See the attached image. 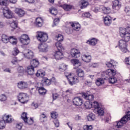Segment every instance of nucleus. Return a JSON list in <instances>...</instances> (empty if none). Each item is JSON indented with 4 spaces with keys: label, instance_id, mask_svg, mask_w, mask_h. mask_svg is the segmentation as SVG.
Here are the masks:
<instances>
[{
    "label": "nucleus",
    "instance_id": "obj_38",
    "mask_svg": "<svg viewBox=\"0 0 130 130\" xmlns=\"http://www.w3.org/2000/svg\"><path fill=\"white\" fill-rule=\"evenodd\" d=\"M71 62L74 64V66H77L78 64L79 67H81V62L77 59H73L71 60Z\"/></svg>",
    "mask_w": 130,
    "mask_h": 130
},
{
    "label": "nucleus",
    "instance_id": "obj_57",
    "mask_svg": "<svg viewBox=\"0 0 130 130\" xmlns=\"http://www.w3.org/2000/svg\"><path fill=\"white\" fill-rule=\"evenodd\" d=\"M23 126V124L22 123H17L16 124V128L19 130L22 129V127Z\"/></svg>",
    "mask_w": 130,
    "mask_h": 130
},
{
    "label": "nucleus",
    "instance_id": "obj_15",
    "mask_svg": "<svg viewBox=\"0 0 130 130\" xmlns=\"http://www.w3.org/2000/svg\"><path fill=\"white\" fill-rule=\"evenodd\" d=\"M55 78H53L51 79H49L47 78H45L42 80V83L43 85H45L46 86H49V85L51 84V82H54Z\"/></svg>",
    "mask_w": 130,
    "mask_h": 130
},
{
    "label": "nucleus",
    "instance_id": "obj_44",
    "mask_svg": "<svg viewBox=\"0 0 130 130\" xmlns=\"http://www.w3.org/2000/svg\"><path fill=\"white\" fill-rule=\"evenodd\" d=\"M91 104L92 105V107L94 108L95 110H96V109H99V107H100L99 106V104L98 103V102L95 101Z\"/></svg>",
    "mask_w": 130,
    "mask_h": 130
},
{
    "label": "nucleus",
    "instance_id": "obj_62",
    "mask_svg": "<svg viewBox=\"0 0 130 130\" xmlns=\"http://www.w3.org/2000/svg\"><path fill=\"white\" fill-rule=\"evenodd\" d=\"M100 11V7H95L94 9L93 10V12L95 13H98Z\"/></svg>",
    "mask_w": 130,
    "mask_h": 130
},
{
    "label": "nucleus",
    "instance_id": "obj_18",
    "mask_svg": "<svg viewBox=\"0 0 130 130\" xmlns=\"http://www.w3.org/2000/svg\"><path fill=\"white\" fill-rule=\"evenodd\" d=\"M3 119L6 123H11V122H13L14 121V119H13L12 116L9 115H4L3 117Z\"/></svg>",
    "mask_w": 130,
    "mask_h": 130
},
{
    "label": "nucleus",
    "instance_id": "obj_11",
    "mask_svg": "<svg viewBox=\"0 0 130 130\" xmlns=\"http://www.w3.org/2000/svg\"><path fill=\"white\" fill-rule=\"evenodd\" d=\"M71 55L72 57H75V58H78L80 57V51L77 49H72L70 52Z\"/></svg>",
    "mask_w": 130,
    "mask_h": 130
},
{
    "label": "nucleus",
    "instance_id": "obj_5",
    "mask_svg": "<svg viewBox=\"0 0 130 130\" xmlns=\"http://www.w3.org/2000/svg\"><path fill=\"white\" fill-rule=\"evenodd\" d=\"M128 41H126V40H120L118 42V46L119 48L120 49L122 52H124L125 53L127 52V42Z\"/></svg>",
    "mask_w": 130,
    "mask_h": 130
},
{
    "label": "nucleus",
    "instance_id": "obj_40",
    "mask_svg": "<svg viewBox=\"0 0 130 130\" xmlns=\"http://www.w3.org/2000/svg\"><path fill=\"white\" fill-rule=\"evenodd\" d=\"M103 11L104 14H105L106 15H108V14H110L111 10H110V8H109L103 7Z\"/></svg>",
    "mask_w": 130,
    "mask_h": 130
},
{
    "label": "nucleus",
    "instance_id": "obj_20",
    "mask_svg": "<svg viewBox=\"0 0 130 130\" xmlns=\"http://www.w3.org/2000/svg\"><path fill=\"white\" fill-rule=\"evenodd\" d=\"M104 22L106 26H110L112 22L111 17L108 15L106 16L105 17H104Z\"/></svg>",
    "mask_w": 130,
    "mask_h": 130
},
{
    "label": "nucleus",
    "instance_id": "obj_59",
    "mask_svg": "<svg viewBox=\"0 0 130 130\" xmlns=\"http://www.w3.org/2000/svg\"><path fill=\"white\" fill-rule=\"evenodd\" d=\"M124 12H126V14H130V8L128 6H126L125 8Z\"/></svg>",
    "mask_w": 130,
    "mask_h": 130
},
{
    "label": "nucleus",
    "instance_id": "obj_19",
    "mask_svg": "<svg viewBox=\"0 0 130 130\" xmlns=\"http://www.w3.org/2000/svg\"><path fill=\"white\" fill-rule=\"evenodd\" d=\"M15 13H16L20 18H22L25 16V11L22 10L20 8H16L15 10Z\"/></svg>",
    "mask_w": 130,
    "mask_h": 130
},
{
    "label": "nucleus",
    "instance_id": "obj_1",
    "mask_svg": "<svg viewBox=\"0 0 130 130\" xmlns=\"http://www.w3.org/2000/svg\"><path fill=\"white\" fill-rule=\"evenodd\" d=\"M115 75H116V72L111 69H109L102 73V77L109 79V82L110 84H115L117 82L116 78L114 77Z\"/></svg>",
    "mask_w": 130,
    "mask_h": 130
},
{
    "label": "nucleus",
    "instance_id": "obj_48",
    "mask_svg": "<svg viewBox=\"0 0 130 130\" xmlns=\"http://www.w3.org/2000/svg\"><path fill=\"white\" fill-rule=\"evenodd\" d=\"M10 26L13 30H15L18 27V24L15 21H14L10 24Z\"/></svg>",
    "mask_w": 130,
    "mask_h": 130
},
{
    "label": "nucleus",
    "instance_id": "obj_33",
    "mask_svg": "<svg viewBox=\"0 0 130 130\" xmlns=\"http://www.w3.org/2000/svg\"><path fill=\"white\" fill-rule=\"evenodd\" d=\"M86 43L89 45H96V44H97V40L96 39H92L90 40L87 41Z\"/></svg>",
    "mask_w": 130,
    "mask_h": 130
},
{
    "label": "nucleus",
    "instance_id": "obj_51",
    "mask_svg": "<svg viewBox=\"0 0 130 130\" xmlns=\"http://www.w3.org/2000/svg\"><path fill=\"white\" fill-rule=\"evenodd\" d=\"M17 72L19 73V74H24L25 70H24V68L22 67H19L17 69Z\"/></svg>",
    "mask_w": 130,
    "mask_h": 130
},
{
    "label": "nucleus",
    "instance_id": "obj_55",
    "mask_svg": "<svg viewBox=\"0 0 130 130\" xmlns=\"http://www.w3.org/2000/svg\"><path fill=\"white\" fill-rule=\"evenodd\" d=\"M7 100V96L5 94H2L0 95V101H6Z\"/></svg>",
    "mask_w": 130,
    "mask_h": 130
},
{
    "label": "nucleus",
    "instance_id": "obj_3",
    "mask_svg": "<svg viewBox=\"0 0 130 130\" xmlns=\"http://www.w3.org/2000/svg\"><path fill=\"white\" fill-rule=\"evenodd\" d=\"M130 28L127 27L126 28L121 27L120 28L119 34L121 37L124 38L126 41H129L130 40Z\"/></svg>",
    "mask_w": 130,
    "mask_h": 130
},
{
    "label": "nucleus",
    "instance_id": "obj_22",
    "mask_svg": "<svg viewBox=\"0 0 130 130\" xmlns=\"http://www.w3.org/2000/svg\"><path fill=\"white\" fill-rule=\"evenodd\" d=\"M43 23V20L40 17H38L37 18H36V21L35 22V24L36 27H42Z\"/></svg>",
    "mask_w": 130,
    "mask_h": 130
},
{
    "label": "nucleus",
    "instance_id": "obj_50",
    "mask_svg": "<svg viewBox=\"0 0 130 130\" xmlns=\"http://www.w3.org/2000/svg\"><path fill=\"white\" fill-rule=\"evenodd\" d=\"M19 49L17 48H14L13 51H12V54L14 56L18 55L19 54Z\"/></svg>",
    "mask_w": 130,
    "mask_h": 130
},
{
    "label": "nucleus",
    "instance_id": "obj_39",
    "mask_svg": "<svg viewBox=\"0 0 130 130\" xmlns=\"http://www.w3.org/2000/svg\"><path fill=\"white\" fill-rule=\"evenodd\" d=\"M38 91L40 95H45L46 94V89L43 87H39Z\"/></svg>",
    "mask_w": 130,
    "mask_h": 130
},
{
    "label": "nucleus",
    "instance_id": "obj_27",
    "mask_svg": "<svg viewBox=\"0 0 130 130\" xmlns=\"http://www.w3.org/2000/svg\"><path fill=\"white\" fill-rule=\"evenodd\" d=\"M71 25L75 31H79L81 29V25L79 23H72Z\"/></svg>",
    "mask_w": 130,
    "mask_h": 130
},
{
    "label": "nucleus",
    "instance_id": "obj_28",
    "mask_svg": "<svg viewBox=\"0 0 130 130\" xmlns=\"http://www.w3.org/2000/svg\"><path fill=\"white\" fill-rule=\"evenodd\" d=\"M39 66V61L37 59H32L30 61V66L33 68H37Z\"/></svg>",
    "mask_w": 130,
    "mask_h": 130
},
{
    "label": "nucleus",
    "instance_id": "obj_23",
    "mask_svg": "<svg viewBox=\"0 0 130 130\" xmlns=\"http://www.w3.org/2000/svg\"><path fill=\"white\" fill-rule=\"evenodd\" d=\"M26 73H27L28 75H29L30 76H32V75H34V73H35L34 67L31 66V65L28 66L27 67Z\"/></svg>",
    "mask_w": 130,
    "mask_h": 130
},
{
    "label": "nucleus",
    "instance_id": "obj_63",
    "mask_svg": "<svg viewBox=\"0 0 130 130\" xmlns=\"http://www.w3.org/2000/svg\"><path fill=\"white\" fill-rule=\"evenodd\" d=\"M53 100H56L58 97V95L56 93H53L52 94Z\"/></svg>",
    "mask_w": 130,
    "mask_h": 130
},
{
    "label": "nucleus",
    "instance_id": "obj_12",
    "mask_svg": "<svg viewBox=\"0 0 130 130\" xmlns=\"http://www.w3.org/2000/svg\"><path fill=\"white\" fill-rule=\"evenodd\" d=\"M73 103L76 106H81L83 104V100L80 97H76L73 99Z\"/></svg>",
    "mask_w": 130,
    "mask_h": 130
},
{
    "label": "nucleus",
    "instance_id": "obj_16",
    "mask_svg": "<svg viewBox=\"0 0 130 130\" xmlns=\"http://www.w3.org/2000/svg\"><path fill=\"white\" fill-rule=\"evenodd\" d=\"M17 86L19 89L22 90L28 88V83L24 81H20L17 83Z\"/></svg>",
    "mask_w": 130,
    "mask_h": 130
},
{
    "label": "nucleus",
    "instance_id": "obj_61",
    "mask_svg": "<svg viewBox=\"0 0 130 130\" xmlns=\"http://www.w3.org/2000/svg\"><path fill=\"white\" fill-rule=\"evenodd\" d=\"M106 65L108 68H112V63H111V61L110 62H106Z\"/></svg>",
    "mask_w": 130,
    "mask_h": 130
},
{
    "label": "nucleus",
    "instance_id": "obj_58",
    "mask_svg": "<svg viewBox=\"0 0 130 130\" xmlns=\"http://www.w3.org/2000/svg\"><path fill=\"white\" fill-rule=\"evenodd\" d=\"M54 123L56 127H58V126H59V122L58 121V120L55 119L54 120Z\"/></svg>",
    "mask_w": 130,
    "mask_h": 130
},
{
    "label": "nucleus",
    "instance_id": "obj_24",
    "mask_svg": "<svg viewBox=\"0 0 130 130\" xmlns=\"http://www.w3.org/2000/svg\"><path fill=\"white\" fill-rule=\"evenodd\" d=\"M23 55L26 58H33V56H34V54L33 53V51L28 50L27 51V53H24Z\"/></svg>",
    "mask_w": 130,
    "mask_h": 130
},
{
    "label": "nucleus",
    "instance_id": "obj_21",
    "mask_svg": "<svg viewBox=\"0 0 130 130\" xmlns=\"http://www.w3.org/2000/svg\"><path fill=\"white\" fill-rule=\"evenodd\" d=\"M82 97L86 100L92 101L94 99V95L92 94H89L88 93L84 92L82 94Z\"/></svg>",
    "mask_w": 130,
    "mask_h": 130
},
{
    "label": "nucleus",
    "instance_id": "obj_56",
    "mask_svg": "<svg viewBox=\"0 0 130 130\" xmlns=\"http://www.w3.org/2000/svg\"><path fill=\"white\" fill-rule=\"evenodd\" d=\"M82 16L83 17L90 18V17L91 16V14H90V13L89 12H86L84 14H83Z\"/></svg>",
    "mask_w": 130,
    "mask_h": 130
},
{
    "label": "nucleus",
    "instance_id": "obj_45",
    "mask_svg": "<svg viewBox=\"0 0 130 130\" xmlns=\"http://www.w3.org/2000/svg\"><path fill=\"white\" fill-rule=\"evenodd\" d=\"M57 41V42H59L60 43V41H63V36L61 35H58V36H56Z\"/></svg>",
    "mask_w": 130,
    "mask_h": 130
},
{
    "label": "nucleus",
    "instance_id": "obj_47",
    "mask_svg": "<svg viewBox=\"0 0 130 130\" xmlns=\"http://www.w3.org/2000/svg\"><path fill=\"white\" fill-rule=\"evenodd\" d=\"M83 130H92L93 129V127L92 125H85L83 127Z\"/></svg>",
    "mask_w": 130,
    "mask_h": 130
},
{
    "label": "nucleus",
    "instance_id": "obj_2",
    "mask_svg": "<svg viewBox=\"0 0 130 130\" xmlns=\"http://www.w3.org/2000/svg\"><path fill=\"white\" fill-rule=\"evenodd\" d=\"M55 45L58 49V51H56L54 54L55 58L56 59H61L63 57V54H62L61 51H63L64 49L62 47L61 43L59 42H57Z\"/></svg>",
    "mask_w": 130,
    "mask_h": 130
},
{
    "label": "nucleus",
    "instance_id": "obj_26",
    "mask_svg": "<svg viewBox=\"0 0 130 130\" xmlns=\"http://www.w3.org/2000/svg\"><path fill=\"white\" fill-rule=\"evenodd\" d=\"M1 40L3 43H8L10 42V37L6 35H3L1 37Z\"/></svg>",
    "mask_w": 130,
    "mask_h": 130
},
{
    "label": "nucleus",
    "instance_id": "obj_29",
    "mask_svg": "<svg viewBox=\"0 0 130 130\" xmlns=\"http://www.w3.org/2000/svg\"><path fill=\"white\" fill-rule=\"evenodd\" d=\"M40 120L41 122H44L47 120V115L44 113H42L40 115Z\"/></svg>",
    "mask_w": 130,
    "mask_h": 130
},
{
    "label": "nucleus",
    "instance_id": "obj_8",
    "mask_svg": "<svg viewBox=\"0 0 130 130\" xmlns=\"http://www.w3.org/2000/svg\"><path fill=\"white\" fill-rule=\"evenodd\" d=\"M20 41L23 45H28L30 43V38L27 35H23L20 38Z\"/></svg>",
    "mask_w": 130,
    "mask_h": 130
},
{
    "label": "nucleus",
    "instance_id": "obj_34",
    "mask_svg": "<svg viewBox=\"0 0 130 130\" xmlns=\"http://www.w3.org/2000/svg\"><path fill=\"white\" fill-rule=\"evenodd\" d=\"M83 57H84V58L82 59V60H84L85 62H90L91 61V59H92L91 55H84Z\"/></svg>",
    "mask_w": 130,
    "mask_h": 130
},
{
    "label": "nucleus",
    "instance_id": "obj_7",
    "mask_svg": "<svg viewBox=\"0 0 130 130\" xmlns=\"http://www.w3.org/2000/svg\"><path fill=\"white\" fill-rule=\"evenodd\" d=\"M18 98L19 101L23 104H25V103L29 101V96L27 94L24 93H20L18 96Z\"/></svg>",
    "mask_w": 130,
    "mask_h": 130
},
{
    "label": "nucleus",
    "instance_id": "obj_4",
    "mask_svg": "<svg viewBox=\"0 0 130 130\" xmlns=\"http://www.w3.org/2000/svg\"><path fill=\"white\" fill-rule=\"evenodd\" d=\"M128 120H130V112L128 111L126 115L124 116L120 121L117 122L116 126L118 128H120L122 126H123L124 124H125Z\"/></svg>",
    "mask_w": 130,
    "mask_h": 130
},
{
    "label": "nucleus",
    "instance_id": "obj_6",
    "mask_svg": "<svg viewBox=\"0 0 130 130\" xmlns=\"http://www.w3.org/2000/svg\"><path fill=\"white\" fill-rule=\"evenodd\" d=\"M37 38L41 42H45L48 39V35L45 32L38 31L37 35Z\"/></svg>",
    "mask_w": 130,
    "mask_h": 130
},
{
    "label": "nucleus",
    "instance_id": "obj_53",
    "mask_svg": "<svg viewBox=\"0 0 130 130\" xmlns=\"http://www.w3.org/2000/svg\"><path fill=\"white\" fill-rule=\"evenodd\" d=\"M8 5V0H0V6H7Z\"/></svg>",
    "mask_w": 130,
    "mask_h": 130
},
{
    "label": "nucleus",
    "instance_id": "obj_31",
    "mask_svg": "<svg viewBox=\"0 0 130 130\" xmlns=\"http://www.w3.org/2000/svg\"><path fill=\"white\" fill-rule=\"evenodd\" d=\"M9 42L13 45H16L18 41L17 38L15 37L10 36L9 39Z\"/></svg>",
    "mask_w": 130,
    "mask_h": 130
},
{
    "label": "nucleus",
    "instance_id": "obj_52",
    "mask_svg": "<svg viewBox=\"0 0 130 130\" xmlns=\"http://www.w3.org/2000/svg\"><path fill=\"white\" fill-rule=\"evenodd\" d=\"M89 68H98L99 65L97 63H90L88 65Z\"/></svg>",
    "mask_w": 130,
    "mask_h": 130
},
{
    "label": "nucleus",
    "instance_id": "obj_41",
    "mask_svg": "<svg viewBox=\"0 0 130 130\" xmlns=\"http://www.w3.org/2000/svg\"><path fill=\"white\" fill-rule=\"evenodd\" d=\"M36 75L37 77H41V78H43L44 76H45V73L41 70H38Z\"/></svg>",
    "mask_w": 130,
    "mask_h": 130
},
{
    "label": "nucleus",
    "instance_id": "obj_17",
    "mask_svg": "<svg viewBox=\"0 0 130 130\" xmlns=\"http://www.w3.org/2000/svg\"><path fill=\"white\" fill-rule=\"evenodd\" d=\"M48 46L45 43L41 44L39 45L38 48L41 52H46L48 50Z\"/></svg>",
    "mask_w": 130,
    "mask_h": 130
},
{
    "label": "nucleus",
    "instance_id": "obj_32",
    "mask_svg": "<svg viewBox=\"0 0 130 130\" xmlns=\"http://www.w3.org/2000/svg\"><path fill=\"white\" fill-rule=\"evenodd\" d=\"M60 7L62 8L64 11H70V10H72V8H73V6L68 4L61 5Z\"/></svg>",
    "mask_w": 130,
    "mask_h": 130
},
{
    "label": "nucleus",
    "instance_id": "obj_37",
    "mask_svg": "<svg viewBox=\"0 0 130 130\" xmlns=\"http://www.w3.org/2000/svg\"><path fill=\"white\" fill-rule=\"evenodd\" d=\"M76 72L78 77H80V78L84 77V71L82 70L81 69H77Z\"/></svg>",
    "mask_w": 130,
    "mask_h": 130
},
{
    "label": "nucleus",
    "instance_id": "obj_64",
    "mask_svg": "<svg viewBox=\"0 0 130 130\" xmlns=\"http://www.w3.org/2000/svg\"><path fill=\"white\" fill-rule=\"evenodd\" d=\"M125 60V62L127 64L130 65V57L126 58Z\"/></svg>",
    "mask_w": 130,
    "mask_h": 130
},
{
    "label": "nucleus",
    "instance_id": "obj_54",
    "mask_svg": "<svg viewBox=\"0 0 130 130\" xmlns=\"http://www.w3.org/2000/svg\"><path fill=\"white\" fill-rule=\"evenodd\" d=\"M51 117L52 118H53L54 119H56V118H57L58 116V114L57 113L55 112H52V113H51Z\"/></svg>",
    "mask_w": 130,
    "mask_h": 130
},
{
    "label": "nucleus",
    "instance_id": "obj_35",
    "mask_svg": "<svg viewBox=\"0 0 130 130\" xmlns=\"http://www.w3.org/2000/svg\"><path fill=\"white\" fill-rule=\"evenodd\" d=\"M87 118L88 121H93V120H95V115L90 113L87 116Z\"/></svg>",
    "mask_w": 130,
    "mask_h": 130
},
{
    "label": "nucleus",
    "instance_id": "obj_10",
    "mask_svg": "<svg viewBox=\"0 0 130 130\" xmlns=\"http://www.w3.org/2000/svg\"><path fill=\"white\" fill-rule=\"evenodd\" d=\"M3 16H4L6 19H12L14 18V14L10 10H4Z\"/></svg>",
    "mask_w": 130,
    "mask_h": 130
},
{
    "label": "nucleus",
    "instance_id": "obj_60",
    "mask_svg": "<svg viewBox=\"0 0 130 130\" xmlns=\"http://www.w3.org/2000/svg\"><path fill=\"white\" fill-rule=\"evenodd\" d=\"M59 22V18H55L54 20V25L53 26H55V25L58 24V23Z\"/></svg>",
    "mask_w": 130,
    "mask_h": 130
},
{
    "label": "nucleus",
    "instance_id": "obj_42",
    "mask_svg": "<svg viewBox=\"0 0 130 130\" xmlns=\"http://www.w3.org/2000/svg\"><path fill=\"white\" fill-rule=\"evenodd\" d=\"M85 108L86 109H90V108H92V103H90V102H87L84 104Z\"/></svg>",
    "mask_w": 130,
    "mask_h": 130
},
{
    "label": "nucleus",
    "instance_id": "obj_9",
    "mask_svg": "<svg viewBox=\"0 0 130 130\" xmlns=\"http://www.w3.org/2000/svg\"><path fill=\"white\" fill-rule=\"evenodd\" d=\"M21 118L24 120L25 123L27 124H33L34 121L32 118H30L29 120H28L27 117V113L23 112L21 115Z\"/></svg>",
    "mask_w": 130,
    "mask_h": 130
},
{
    "label": "nucleus",
    "instance_id": "obj_43",
    "mask_svg": "<svg viewBox=\"0 0 130 130\" xmlns=\"http://www.w3.org/2000/svg\"><path fill=\"white\" fill-rule=\"evenodd\" d=\"M68 66L66 65V64H61L60 66L59 70L61 72H63L67 70Z\"/></svg>",
    "mask_w": 130,
    "mask_h": 130
},
{
    "label": "nucleus",
    "instance_id": "obj_36",
    "mask_svg": "<svg viewBox=\"0 0 130 130\" xmlns=\"http://www.w3.org/2000/svg\"><path fill=\"white\" fill-rule=\"evenodd\" d=\"M99 115L102 116L104 114V109L103 108L99 107L98 109L95 110Z\"/></svg>",
    "mask_w": 130,
    "mask_h": 130
},
{
    "label": "nucleus",
    "instance_id": "obj_49",
    "mask_svg": "<svg viewBox=\"0 0 130 130\" xmlns=\"http://www.w3.org/2000/svg\"><path fill=\"white\" fill-rule=\"evenodd\" d=\"M50 13H51L52 15L55 16L56 14H57V10L55 8H51L50 9Z\"/></svg>",
    "mask_w": 130,
    "mask_h": 130
},
{
    "label": "nucleus",
    "instance_id": "obj_14",
    "mask_svg": "<svg viewBox=\"0 0 130 130\" xmlns=\"http://www.w3.org/2000/svg\"><path fill=\"white\" fill-rule=\"evenodd\" d=\"M112 8L114 11H119L121 8V4L118 1H114L113 2Z\"/></svg>",
    "mask_w": 130,
    "mask_h": 130
},
{
    "label": "nucleus",
    "instance_id": "obj_13",
    "mask_svg": "<svg viewBox=\"0 0 130 130\" xmlns=\"http://www.w3.org/2000/svg\"><path fill=\"white\" fill-rule=\"evenodd\" d=\"M69 83L71 86H73L74 84L79 83V78L78 76H72L69 78Z\"/></svg>",
    "mask_w": 130,
    "mask_h": 130
},
{
    "label": "nucleus",
    "instance_id": "obj_25",
    "mask_svg": "<svg viewBox=\"0 0 130 130\" xmlns=\"http://www.w3.org/2000/svg\"><path fill=\"white\" fill-rule=\"evenodd\" d=\"M104 83H105V81L103 78H98L95 81V84L98 87L104 85Z\"/></svg>",
    "mask_w": 130,
    "mask_h": 130
},
{
    "label": "nucleus",
    "instance_id": "obj_30",
    "mask_svg": "<svg viewBox=\"0 0 130 130\" xmlns=\"http://www.w3.org/2000/svg\"><path fill=\"white\" fill-rule=\"evenodd\" d=\"M88 5V2L84 0H82L79 2V6L81 9H85V8H87Z\"/></svg>",
    "mask_w": 130,
    "mask_h": 130
},
{
    "label": "nucleus",
    "instance_id": "obj_46",
    "mask_svg": "<svg viewBox=\"0 0 130 130\" xmlns=\"http://www.w3.org/2000/svg\"><path fill=\"white\" fill-rule=\"evenodd\" d=\"M6 121H5L4 120L3 121H0V129H3L5 128L6 127Z\"/></svg>",
    "mask_w": 130,
    "mask_h": 130
}]
</instances>
